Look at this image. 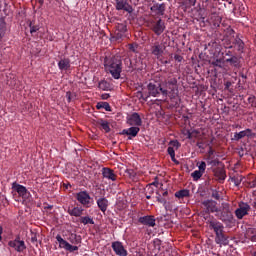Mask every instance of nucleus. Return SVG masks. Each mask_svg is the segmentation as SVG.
<instances>
[{"label": "nucleus", "mask_w": 256, "mask_h": 256, "mask_svg": "<svg viewBox=\"0 0 256 256\" xmlns=\"http://www.w3.org/2000/svg\"><path fill=\"white\" fill-rule=\"evenodd\" d=\"M104 68L106 73H109L113 79H121V73L123 72V60H121V57L119 56L105 58Z\"/></svg>", "instance_id": "f257e3e1"}, {"label": "nucleus", "mask_w": 256, "mask_h": 256, "mask_svg": "<svg viewBox=\"0 0 256 256\" xmlns=\"http://www.w3.org/2000/svg\"><path fill=\"white\" fill-rule=\"evenodd\" d=\"M215 215L222 223H233V212H231L229 204H225L222 210H218Z\"/></svg>", "instance_id": "f03ea898"}, {"label": "nucleus", "mask_w": 256, "mask_h": 256, "mask_svg": "<svg viewBox=\"0 0 256 256\" xmlns=\"http://www.w3.org/2000/svg\"><path fill=\"white\" fill-rule=\"evenodd\" d=\"M147 90H148L150 97H158L161 94L164 97H167V90H165V88L161 87V85L159 83L150 82L147 85Z\"/></svg>", "instance_id": "7ed1b4c3"}, {"label": "nucleus", "mask_w": 256, "mask_h": 256, "mask_svg": "<svg viewBox=\"0 0 256 256\" xmlns=\"http://www.w3.org/2000/svg\"><path fill=\"white\" fill-rule=\"evenodd\" d=\"M166 49H167V46H165V44L159 41H156L151 44L150 53L157 59H161V57H163V55L165 54Z\"/></svg>", "instance_id": "20e7f679"}, {"label": "nucleus", "mask_w": 256, "mask_h": 256, "mask_svg": "<svg viewBox=\"0 0 256 256\" xmlns=\"http://www.w3.org/2000/svg\"><path fill=\"white\" fill-rule=\"evenodd\" d=\"M204 219L206 220L207 225H209V229H211L212 231H214L215 235L219 234V233H223V229H225V227L223 226V223L215 220L212 216H206L204 217Z\"/></svg>", "instance_id": "39448f33"}, {"label": "nucleus", "mask_w": 256, "mask_h": 256, "mask_svg": "<svg viewBox=\"0 0 256 256\" xmlns=\"http://www.w3.org/2000/svg\"><path fill=\"white\" fill-rule=\"evenodd\" d=\"M125 33H127V24L119 23L116 25L114 35L111 36L110 40L121 42L125 37Z\"/></svg>", "instance_id": "423d86ee"}, {"label": "nucleus", "mask_w": 256, "mask_h": 256, "mask_svg": "<svg viewBox=\"0 0 256 256\" xmlns=\"http://www.w3.org/2000/svg\"><path fill=\"white\" fill-rule=\"evenodd\" d=\"M164 91H167L170 95L175 97L179 93V89L177 87V79L176 78H171L168 81L164 83Z\"/></svg>", "instance_id": "0eeeda50"}, {"label": "nucleus", "mask_w": 256, "mask_h": 256, "mask_svg": "<svg viewBox=\"0 0 256 256\" xmlns=\"http://www.w3.org/2000/svg\"><path fill=\"white\" fill-rule=\"evenodd\" d=\"M56 240L59 243L60 249H65V251H69V253H75V251H79V246H73L69 242H67L61 235L56 236Z\"/></svg>", "instance_id": "6e6552de"}, {"label": "nucleus", "mask_w": 256, "mask_h": 256, "mask_svg": "<svg viewBox=\"0 0 256 256\" xmlns=\"http://www.w3.org/2000/svg\"><path fill=\"white\" fill-rule=\"evenodd\" d=\"M249 211H251V206L248 203L240 202L235 210V216L237 219H243L245 215H249Z\"/></svg>", "instance_id": "1a4fd4ad"}, {"label": "nucleus", "mask_w": 256, "mask_h": 256, "mask_svg": "<svg viewBox=\"0 0 256 256\" xmlns=\"http://www.w3.org/2000/svg\"><path fill=\"white\" fill-rule=\"evenodd\" d=\"M77 201L83 205V207H91V195L88 191H81L76 194Z\"/></svg>", "instance_id": "9d476101"}, {"label": "nucleus", "mask_w": 256, "mask_h": 256, "mask_svg": "<svg viewBox=\"0 0 256 256\" xmlns=\"http://www.w3.org/2000/svg\"><path fill=\"white\" fill-rule=\"evenodd\" d=\"M8 245L18 253H22V251H25L27 249L25 241L21 240V237L19 236H17L14 240L9 241Z\"/></svg>", "instance_id": "9b49d317"}, {"label": "nucleus", "mask_w": 256, "mask_h": 256, "mask_svg": "<svg viewBox=\"0 0 256 256\" xmlns=\"http://www.w3.org/2000/svg\"><path fill=\"white\" fill-rule=\"evenodd\" d=\"M115 9L116 11H126L129 15L134 11L133 6L127 0H116Z\"/></svg>", "instance_id": "f8f14e48"}, {"label": "nucleus", "mask_w": 256, "mask_h": 256, "mask_svg": "<svg viewBox=\"0 0 256 256\" xmlns=\"http://www.w3.org/2000/svg\"><path fill=\"white\" fill-rule=\"evenodd\" d=\"M127 123L131 127H141V125H143V120L141 119L139 113L133 112L131 115L127 117Z\"/></svg>", "instance_id": "ddd939ff"}, {"label": "nucleus", "mask_w": 256, "mask_h": 256, "mask_svg": "<svg viewBox=\"0 0 256 256\" xmlns=\"http://www.w3.org/2000/svg\"><path fill=\"white\" fill-rule=\"evenodd\" d=\"M112 249L114 253L118 256L129 255V253L127 252V249H125V246H123L122 242H119V241L112 242Z\"/></svg>", "instance_id": "4468645a"}, {"label": "nucleus", "mask_w": 256, "mask_h": 256, "mask_svg": "<svg viewBox=\"0 0 256 256\" xmlns=\"http://www.w3.org/2000/svg\"><path fill=\"white\" fill-rule=\"evenodd\" d=\"M244 137H255V133H253V130H251L250 128H247L240 132H235L233 136V141H241V139H243Z\"/></svg>", "instance_id": "2eb2a0df"}, {"label": "nucleus", "mask_w": 256, "mask_h": 256, "mask_svg": "<svg viewBox=\"0 0 256 256\" xmlns=\"http://www.w3.org/2000/svg\"><path fill=\"white\" fill-rule=\"evenodd\" d=\"M208 213H219V208L217 207V202L213 200H205L202 202Z\"/></svg>", "instance_id": "dca6fc26"}, {"label": "nucleus", "mask_w": 256, "mask_h": 256, "mask_svg": "<svg viewBox=\"0 0 256 256\" xmlns=\"http://www.w3.org/2000/svg\"><path fill=\"white\" fill-rule=\"evenodd\" d=\"M139 131H141V128L137 126H132L130 128L122 130L121 135H127L128 139L131 140L133 139V137H137V135H139Z\"/></svg>", "instance_id": "f3484780"}, {"label": "nucleus", "mask_w": 256, "mask_h": 256, "mask_svg": "<svg viewBox=\"0 0 256 256\" xmlns=\"http://www.w3.org/2000/svg\"><path fill=\"white\" fill-rule=\"evenodd\" d=\"M138 222H140L141 225H145L146 227H155V216H142L138 219Z\"/></svg>", "instance_id": "a211bd4d"}, {"label": "nucleus", "mask_w": 256, "mask_h": 256, "mask_svg": "<svg viewBox=\"0 0 256 256\" xmlns=\"http://www.w3.org/2000/svg\"><path fill=\"white\" fill-rule=\"evenodd\" d=\"M236 49V51H239L240 53H243V49H245V43L241 38H235L232 42V45L226 46V49Z\"/></svg>", "instance_id": "6ab92c4d"}, {"label": "nucleus", "mask_w": 256, "mask_h": 256, "mask_svg": "<svg viewBox=\"0 0 256 256\" xmlns=\"http://www.w3.org/2000/svg\"><path fill=\"white\" fill-rule=\"evenodd\" d=\"M12 189L18 193L20 197H27L29 191L23 185L18 184L17 182L12 183Z\"/></svg>", "instance_id": "aec40b11"}, {"label": "nucleus", "mask_w": 256, "mask_h": 256, "mask_svg": "<svg viewBox=\"0 0 256 256\" xmlns=\"http://www.w3.org/2000/svg\"><path fill=\"white\" fill-rule=\"evenodd\" d=\"M152 31L155 35H161L165 31V22L162 19H159L153 26Z\"/></svg>", "instance_id": "412c9836"}, {"label": "nucleus", "mask_w": 256, "mask_h": 256, "mask_svg": "<svg viewBox=\"0 0 256 256\" xmlns=\"http://www.w3.org/2000/svg\"><path fill=\"white\" fill-rule=\"evenodd\" d=\"M165 9H166V6H165V3H154L150 10L153 11V13H156V15H160V16H163L165 15Z\"/></svg>", "instance_id": "4be33fe9"}, {"label": "nucleus", "mask_w": 256, "mask_h": 256, "mask_svg": "<svg viewBox=\"0 0 256 256\" xmlns=\"http://www.w3.org/2000/svg\"><path fill=\"white\" fill-rule=\"evenodd\" d=\"M58 68L60 71H69L71 69V59L69 58H62L58 62Z\"/></svg>", "instance_id": "5701e85b"}, {"label": "nucleus", "mask_w": 256, "mask_h": 256, "mask_svg": "<svg viewBox=\"0 0 256 256\" xmlns=\"http://www.w3.org/2000/svg\"><path fill=\"white\" fill-rule=\"evenodd\" d=\"M102 175L104 179H108L109 181H117V175H115V172L110 168H103Z\"/></svg>", "instance_id": "b1692460"}, {"label": "nucleus", "mask_w": 256, "mask_h": 256, "mask_svg": "<svg viewBox=\"0 0 256 256\" xmlns=\"http://www.w3.org/2000/svg\"><path fill=\"white\" fill-rule=\"evenodd\" d=\"M215 243L217 245H224V246L229 245V237L225 236L223 232H220L216 234Z\"/></svg>", "instance_id": "393cba45"}, {"label": "nucleus", "mask_w": 256, "mask_h": 256, "mask_svg": "<svg viewBox=\"0 0 256 256\" xmlns=\"http://www.w3.org/2000/svg\"><path fill=\"white\" fill-rule=\"evenodd\" d=\"M225 63H229L231 67H236V69H239L241 65V59L237 56H232L226 60H224Z\"/></svg>", "instance_id": "a878e982"}, {"label": "nucleus", "mask_w": 256, "mask_h": 256, "mask_svg": "<svg viewBox=\"0 0 256 256\" xmlns=\"http://www.w3.org/2000/svg\"><path fill=\"white\" fill-rule=\"evenodd\" d=\"M97 206L102 213H105V211H107V207H109V200H107V198H99L97 200Z\"/></svg>", "instance_id": "bb28decb"}, {"label": "nucleus", "mask_w": 256, "mask_h": 256, "mask_svg": "<svg viewBox=\"0 0 256 256\" xmlns=\"http://www.w3.org/2000/svg\"><path fill=\"white\" fill-rule=\"evenodd\" d=\"M245 238L249 239V241L256 242V229L248 228L245 233Z\"/></svg>", "instance_id": "cd10ccee"}, {"label": "nucleus", "mask_w": 256, "mask_h": 256, "mask_svg": "<svg viewBox=\"0 0 256 256\" xmlns=\"http://www.w3.org/2000/svg\"><path fill=\"white\" fill-rule=\"evenodd\" d=\"M68 213L72 217H81V215H83V208H81V207H74L73 209H69Z\"/></svg>", "instance_id": "c85d7f7f"}, {"label": "nucleus", "mask_w": 256, "mask_h": 256, "mask_svg": "<svg viewBox=\"0 0 256 256\" xmlns=\"http://www.w3.org/2000/svg\"><path fill=\"white\" fill-rule=\"evenodd\" d=\"M210 21L214 27H219V25H221V16H219L217 13H212L210 16Z\"/></svg>", "instance_id": "c756f323"}, {"label": "nucleus", "mask_w": 256, "mask_h": 256, "mask_svg": "<svg viewBox=\"0 0 256 256\" xmlns=\"http://www.w3.org/2000/svg\"><path fill=\"white\" fill-rule=\"evenodd\" d=\"M211 65L215 67V71H217V69H223V67H225V60L223 59L213 60L211 62Z\"/></svg>", "instance_id": "7c9ffc66"}, {"label": "nucleus", "mask_w": 256, "mask_h": 256, "mask_svg": "<svg viewBox=\"0 0 256 256\" xmlns=\"http://www.w3.org/2000/svg\"><path fill=\"white\" fill-rule=\"evenodd\" d=\"M80 223L84 225H95V221L91 216H82L80 217Z\"/></svg>", "instance_id": "2f4dec72"}, {"label": "nucleus", "mask_w": 256, "mask_h": 256, "mask_svg": "<svg viewBox=\"0 0 256 256\" xmlns=\"http://www.w3.org/2000/svg\"><path fill=\"white\" fill-rule=\"evenodd\" d=\"M189 195H190V192L187 189H182L175 193V197L177 199H184V197H189Z\"/></svg>", "instance_id": "473e14b6"}, {"label": "nucleus", "mask_w": 256, "mask_h": 256, "mask_svg": "<svg viewBox=\"0 0 256 256\" xmlns=\"http://www.w3.org/2000/svg\"><path fill=\"white\" fill-rule=\"evenodd\" d=\"M98 123L100 124L101 129L105 131V133H109V131H111V128L109 127V122H107L106 120L101 119Z\"/></svg>", "instance_id": "72a5a7b5"}, {"label": "nucleus", "mask_w": 256, "mask_h": 256, "mask_svg": "<svg viewBox=\"0 0 256 256\" xmlns=\"http://www.w3.org/2000/svg\"><path fill=\"white\" fill-rule=\"evenodd\" d=\"M197 0H183L182 5L185 9H191V7H195Z\"/></svg>", "instance_id": "f704fd0d"}, {"label": "nucleus", "mask_w": 256, "mask_h": 256, "mask_svg": "<svg viewBox=\"0 0 256 256\" xmlns=\"http://www.w3.org/2000/svg\"><path fill=\"white\" fill-rule=\"evenodd\" d=\"M69 241L73 245H79L81 243V236H77V234H71Z\"/></svg>", "instance_id": "c9c22d12"}, {"label": "nucleus", "mask_w": 256, "mask_h": 256, "mask_svg": "<svg viewBox=\"0 0 256 256\" xmlns=\"http://www.w3.org/2000/svg\"><path fill=\"white\" fill-rule=\"evenodd\" d=\"M97 109H105V111H111V105L108 102H99L96 105Z\"/></svg>", "instance_id": "e433bc0d"}, {"label": "nucleus", "mask_w": 256, "mask_h": 256, "mask_svg": "<svg viewBox=\"0 0 256 256\" xmlns=\"http://www.w3.org/2000/svg\"><path fill=\"white\" fill-rule=\"evenodd\" d=\"M203 174L200 170H195L192 172L191 177L193 178L194 181H199L201 177H203Z\"/></svg>", "instance_id": "4c0bfd02"}, {"label": "nucleus", "mask_w": 256, "mask_h": 256, "mask_svg": "<svg viewBox=\"0 0 256 256\" xmlns=\"http://www.w3.org/2000/svg\"><path fill=\"white\" fill-rule=\"evenodd\" d=\"M99 89H102V91H107L109 89V83L107 81H101L98 84Z\"/></svg>", "instance_id": "58836bf2"}, {"label": "nucleus", "mask_w": 256, "mask_h": 256, "mask_svg": "<svg viewBox=\"0 0 256 256\" xmlns=\"http://www.w3.org/2000/svg\"><path fill=\"white\" fill-rule=\"evenodd\" d=\"M3 35H5V21H0V41L3 39Z\"/></svg>", "instance_id": "ea45409f"}, {"label": "nucleus", "mask_w": 256, "mask_h": 256, "mask_svg": "<svg viewBox=\"0 0 256 256\" xmlns=\"http://www.w3.org/2000/svg\"><path fill=\"white\" fill-rule=\"evenodd\" d=\"M29 27H30V33L32 35L33 33H37V31H39V26L33 24V22H30Z\"/></svg>", "instance_id": "a19ab883"}, {"label": "nucleus", "mask_w": 256, "mask_h": 256, "mask_svg": "<svg viewBox=\"0 0 256 256\" xmlns=\"http://www.w3.org/2000/svg\"><path fill=\"white\" fill-rule=\"evenodd\" d=\"M126 174L130 177V179H135L137 177V172L133 169H127Z\"/></svg>", "instance_id": "79ce46f5"}, {"label": "nucleus", "mask_w": 256, "mask_h": 256, "mask_svg": "<svg viewBox=\"0 0 256 256\" xmlns=\"http://www.w3.org/2000/svg\"><path fill=\"white\" fill-rule=\"evenodd\" d=\"M198 169H199L200 172L205 173V170L207 169V163H205L203 161L200 162L198 164Z\"/></svg>", "instance_id": "37998d69"}, {"label": "nucleus", "mask_w": 256, "mask_h": 256, "mask_svg": "<svg viewBox=\"0 0 256 256\" xmlns=\"http://www.w3.org/2000/svg\"><path fill=\"white\" fill-rule=\"evenodd\" d=\"M163 207L166 211H173V204L171 202H166L163 204Z\"/></svg>", "instance_id": "c03bdc74"}, {"label": "nucleus", "mask_w": 256, "mask_h": 256, "mask_svg": "<svg viewBox=\"0 0 256 256\" xmlns=\"http://www.w3.org/2000/svg\"><path fill=\"white\" fill-rule=\"evenodd\" d=\"M139 48V45L137 44H129L128 49L132 51V53H137V49Z\"/></svg>", "instance_id": "a18cd8bd"}, {"label": "nucleus", "mask_w": 256, "mask_h": 256, "mask_svg": "<svg viewBox=\"0 0 256 256\" xmlns=\"http://www.w3.org/2000/svg\"><path fill=\"white\" fill-rule=\"evenodd\" d=\"M157 197H156V199H157V201H158V203H162V205L167 201V199H165V198H163L162 196H161V194H159V192H157Z\"/></svg>", "instance_id": "49530a36"}, {"label": "nucleus", "mask_w": 256, "mask_h": 256, "mask_svg": "<svg viewBox=\"0 0 256 256\" xmlns=\"http://www.w3.org/2000/svg\"><path fill=\"white\" fill-rule=\"evenodd\" d=\"M213 199H216V201H219L221 199V196L219 195V192L217 190H214L212 192Z\"/></svg>", "instance_id": "de8ad7c7"}, {"label": "nucleus", "mask_w": 256, "mask_h": 256, "mask_svg": "<svg viewBox=\"0 0 256 256\" xmlns=\"http://www.w3.org/2000/svg\"><path fill=\"white\" fill-rule=\"evenodd\" d=\"M167 153L170 155V157H173L175 156V149L173 147H168Z\"/></svg>", "instance_id": "09e8293b"}, {"label": "nucleus", "mask_w": 256, "mask_h": 256, "mask_svg": "<svg viewBox=\"0 0 256 256\" xmlns=\"http://www.w3.org/2000/svg\"><path fill=\"white\" fill-rule=\"evenodd\" d=\"M73 94L71 92H66V98H67V101L68 103H71V101H73Z\"/></svg>", "instance_id": "8fccbe9b"}, {"label": "nucleus", "mask_w": 256, "mask_h": 256, "mask_svg": "<svg viewBox=\"0 0 256 256\" xmlns=\"http://www.w3.org/2000/svg\"><path fill=\"white\" fill-rule=\"evenodd\" d=\"M223 55H225V57H235V55H233V52H231V50H226Z\"/></svg>", "instance_id": "3c124183"}, {"label": "nucleus", "mask_w": 256, "mask_h": 256, "mask_svg": "<svg viewBox=\"0 0 256 256\" xmlns=\"http://www.w3.org/2000/svg\"><path fill=\"white\" fill-rule=\"evenodd\" d=\"M174 59L175 61H177L178 63H181V61H183V56L176 54L174 55Z\"/></svg>", "instance_id": "603ef678"}, {"label": "nucleus", "mask_w": 256, "mask_h": 256, "mask_svg": "<svg viewBox=\"0 0 256 256\" xmlns=\"http://www.w3.org/2000/svg\"><path fill=\"white\" fill-rule=\"evenodd\" d=\"M232 181H234V184L236 186L241 185V177L240 178H232Z\"/></svg>", "instance_id": "864d4df0"}, {"label": "nucleus", "mask_w": 256, "mask_h": 256, "mask_svg": "<svg viewBox=\"0 0 256 256\" xmlns=\"http://www.w3.org/2000/svg\"><path fill=\"white\" fill-rule=\"evenodd\" d=\"M249 187L251 189H255L256 188V180H252L251 182H249Z\"/></svg>", "instance_id": "5fc2aeb1"}, {"label": "nucleus", "mask_w": 256, "mask_h": 256, "mask_svg": "<svg viewBox=\"0 0 256 256\" xmlns=\"http://www.w3.org/2000/svg\"><path fill=\"white\" fill-rule=\"evenodd\" d=\"M31 243H37V234H33L31 236Z\"/></svg>", "instance_id": "6e6d98bb"}, {"label": "nucleus", "mask_w": 256, "mask_h": 256, "mask_svg": "<svg viewBox=\"0 0 256 256\" xmlns=\"http://www.w3.org/2000/svg\"><path fill=\"white\" fill-rule=\"evenodd\" d=\"M224 85H225V89H226L227 91H229V89H230L232 83H231V81H227Z\"/></svg>", "instance_id": "4d7b16f0"}, {"label": "nucleus", "mask_w": 256, "mask_h": 256, "mask_svg": "<svg viewBox=\"0 0 256 256\" xmlns=\"http://www.w3.org/2000/svg\"><path fill=\"white\" fill-rule=\"evenodd\" d=\"M172 143H173V147H176L177 149H179V147H181V144L177 140Z\"/></svg>", "instance_id": "13d9d810"}, {"label": "nucleus", "mask_w": 256, "mask_h": 256, "mask_svg": "<svg viewBox=\"0 0 256 256\" xmlns=\"http://www.w3.org/2000/svg\"><path fill=\"white\" fill-rule=\"evenodd\" d=\"M171 157V161H173V163H175L176 165H179V160H177L175 158V156H170Z\"/></svg>", "instance_id": "bf43d9fd"}, {"label": "nucleus", "mask_w": 256, "mask_h": 256, "mask_svg": "<svg viewBox=\"0 0 256 256\" xmlns=\"http://www.w3.org/2000/svg\"><path fill=\"white\" fill-rule=\"evenodd\" d=\"M147 191L149 192L148 194L151 195L152 193H155V190H153V187L149 186L147 188Z\"/></svg>", "instance_id": "052dcab7"}, {"label": "nucleus", "mask_w": 256, "mask_h": 256, "mask_svg": "<svg viewBox=\"0 0 256 256\" xmlns=\"http://www.w3.org/2000/svg\"><path fill=\"white\" fill-rule=\"evenodd\" d=\"M192 137H193V134H191V132L188 131V132H187V139H192Z\"/></svg>", "instance_id": "680f3d73"}, {"label": "nucleus", "mask_w": 256, "mask_h": 256, "mask_svg": "<svg viewBox=\"0 0 256 256\" xmlns=\"http://www.w3.org/2000/svg\"><path fill=\"white\" fill-rule=\"evenodd\" d=\"M102 99H104V100H105V99H109V94H103V95H102Z\"/></svg>", "instance_id": "e2e57ef3"}, {"label": "nucleus", "mask_w": 256, "mask_h": 256, "mask_svg": "<svg viewBox=\"0 0 256 256\" xmlns=\"http://www.w3.org/2000/svg\"><path fill=\"white\" fill-rule=\"evenodd\" d=\"M168 195H169V192L167 190L162 193L163 197H167Z\"/></svg>", "instance_id": "0e129e2a"}, {"label": "nucleus", "mask_w": 256, "mask_h": 256, "mask_svg": "<svg viewBox=\"0 0 256 256\" xmlns=\"http://www.w3.org/2000/svg\"><path fill=\"white\" fill-rule=\"evenodd\" d=\"M213 153H214V152H213V149L210 148V150L208 151V155L211 156V155H213Z\"/></svg>", "instance_id": "69168bd1"}, {"label": "nucleus", "mask_w": 256, "mask_h": 256, "mask_svg": "<svg viewBox=\"0 0 256 256\" xmlns=\"http://www.w3.org/2000/svg\"><path fill=\"white\" fill-rule=\"evenodd\" d=\"M220 179H221V181H225V174H222Z\"/></svg>", "instance_id": "338daca9"}, {"label": "nucleus", "mask_w": 256, "mask_h": 256, "mask_svg": "<svg viewBox=\"0 0 256 256\" xmlns=\"http://www.w3.org/2000/svg\"><path fill=\"white\" fill-rule=\"evenodd\" d=\"M146 199H151V194L146 193Z\"/></svg>", "instance_id": "774afa93"}]
</instances>
